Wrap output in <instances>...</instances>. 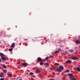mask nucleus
I'll return each instance as SVG.
<instances>
[{
    "label": "nucleus",
    "instance_id": "obj_10",
    "mask_svg": "<svg viewBox=\"0 0 80 80\" xmlns=\"http://www.w3.org/2000/svg\"><path fill=\"white\" fill-rule=\"evenodd\" d=\"M76 43H77V44H78L79 43H80V41H79L78 40H77L76 41Z\"/></svg>",
    "mask_w": 80,
    "mask_h": 80
},
{
    "label": "nucleus",
    "instance_id": "obj_12",
    "mask_svg": "<svg viewBox=\"0 0 80 80\" xmlns=\"http://www.w3.org/2000/svg\"><path fill=\"white\" fill-rule=\"evenodd\" d=\"M3 72L4 73H7V70H3Z\"/></svg>",
    "mask_w": 80,
    "mask_h": 80
},
{
    "label": "nucleus",
    "instance_id": "obj_14",
    "mask_svg": "<svg viewBox=\"0 0 80 80\" xmlns=\"http://www.w3.org/2000/svg\"><path fill=\"white\" fill-rule=\"evenodd\" d=\"M49 58H53L54 57L52 55H50L49 56Z\"/></svg>",
    "mask_w": 80,
    "mask_h": 80
},
{
    "label": "nucleus",
    "instance_id": "obj_16",
    "mask_svg": "<svg viewBox=\"0 0 80 80\" xmlns=\"http://www.w3.org/2000/svg\"><path fill=\"white\" fill-rule=\"evenodd\" d=\"M67 75H68V77H69V78H70V74L69 73V74H67Z\"/></svg>",
    "mask_w": 80,
    "mask_h": 80
},
{
    "label": "nucleus",
    "instance_id": "obj_1",
    "mask_svg": "<svg viewBox=\"0 0 80 80\" xmlns=\"http://www.w3.org/2000/svg\"><path fill=\"white\" fill-rule=\"evenodd\" d=\"M64 68L63 66L60 65L59 66V68L57 69V70L58 72H62V71L63 70Z\"/></svg>",
    "mask_w": 80,
    "mask_h": 80
},
{
    "label": "nucleus",
    "instance_id": "obj_18",
    "mask_svg": "<svg viewBox=\"0 0 80 80\" xmlns=\"http://www.w3.org/2000/svg\"><path fill=\"white\" fill-rule=\"evenodd\" d=\"M70 72V70H67L66 71V72H65V73H66V72L68 73V72Z\"/></svg>",
    "mask_w": 80,
    "mask_h": 80
},
{
    "label": "nucleus",
    "instance_id": "obj_3",
    "mask_svg": "<svg viewBox=\"0 0 80 80\" xmlns=\"http://www.w3.org/2000/svg\"><path fill=\"white\" fill-rule=\"evenodd\" d=\"M70 80H77V79L75 78L73 76V73L70 74Z\"/></svg>",
    "mask_w": 80,
    "mask_h": 80
},
{
    "label": "nucleus",
    "instance_id": "obj_22",
    "mask_svg": "<svg viewBox=\"0 0 80 80\" xmlns=\"http://www.w3.org/2000/svg\"><path fill=\"white\" fill-rule=\"evenodd\" d=\"M77 70L79 72H80V68H77Z\"/></svg>",
    "mask_w": 80,
    "mask_h": 80
},
{
    "label": "nucleus",
    "instance_id": "obj_17",
    "mask_svg": "<svg viewBox=\"0 0 80 80\" xmlns=\"http://www.w3.org/2000/svg\"><path fill=\"white\" fill-rule=\"evenodd\" d=\"M58 52H59V51H55L54 52V53H55V54H56V53H58Z\"/></svg>",
    "mask_w": 80,
    "mask_h": 80
},
{
    "label": "nucleus",
    "instance_id": "obj_5",
    "mask_svg": "<svg viewBox=\"0 0 80 80\" xmlns=\"http://www.w3.org/2000/svg\"><path fill=\"white\" fill-rule=\"evenodd\" d=\"M38 61V62H40V61H42V59L40 57H38L37 58Z\"/></svg>",
    "mask_w": 80,
    "mask_h": 80
},
{
    "label": "nucleus",
    "instance_id": "obj_8",
    "mask_svg": "<svg viewBox=\"0 0 80 80\" xmlns=\"http://www.w3.org/2000/svg\"><path fill=\"white\" fill-rule=\"evenodd\" d=\"M36 72L37 73H40V71L39 70H37L36 71Z\"/></svg>",
    "mask_w": 80,
    "mask_h": 80
},
{
    "label": "nucleus",
    "instance_id": "obj_32",
    "mask_svg": "<svg viewBox=\"0 0 80 80\" xmlns=\"http://www.w3.org/2000/svg\"><path fill=\"white\" fill-rule=\"evenodd\" d=\"M1 62V59L0 58V63Z\"/></svg>",
    "mask_w": 80,
    "mask_h": 80
},
{
    "label": "nucleus",
    "instance_id": "obj_33",
    "mask_svg": "<svg viewBox=\"0 0 80 80\" xmlns=\"http://www.w3.org/2000/svg\"><path fill=\"white\" fill-rule=\"evenodd\" d=\"M18 64H20V62H18Z\"/></svg>",
    "mask_w": 80,
    "mask_h": 80
},
{
    "label": "nucleus",
    "instance_id": "obj_7",
    "mask_svg": "<svg viewBox=\"0 0 80 80\" xmlns=\"http://www.w3.org/2000/svg\"><path fill=\"white\" fill-rule=\"evenodd\" d=\"M22 65H23V66H27V65H28V64H27V63H22Z\"/></svg>",
    "mask_w": 80,
    "mask_h": 80
},
{
    "label": "nucleus",
    "instance_id": "obj_27",
    "mask_svg": "<svg viewBox=\"0 0 80 80\" xmlns=\"http://www.w3.org/2000/svg\"><path fill=\"white\" fill-rule=\"evenodd\" d=\"M58 51H59V52H60V51H61V49H60V48H59L58 49Z\"/></svg>",
    "mask_w": 80,
    "mask_h": 80
},
{
    "label": "nucleus",
    "instance_id": "obj_31",
    "mask_svg": "<svg viewBox=\"0 0 80 80\" xmlns=\"http://www.w3.org/2000/svg\"><path fill=\"white\" fill-rule=\"evenodd\" d=\"M24 40H26V41L28 40V39H24Z\"/></svg>",
    "mask_w": 80,
    "mask_h": 80
},
{
    "label": "nucleus",
    "instance_id": "obj_4",
    "mask_svg": "<svg viewBox=\"0 0 80 80\" xmlns=\"http://www.w3.org/2000/svg\"><path fill=\"white\" fill-rule=\"evenodd\" d=\"M71 59L72 60H77L78 59V58L77 57H72L71 58Z\"/></svg>",
    "mask_w": 80,
    "mask_h": 80
},
{
    "label": "nucleus",
    "instance_id": "obj_26",
    "mask_svg": "<svg viewBox=\"0 0 80 80\" xmlns=\"http://www.w3.org/2000/svg\"><path fill=\"white\" fill-rule=\"evenodd\" d=\"M34 73L33 72H31L29 73V75H33Z\"/></svg>",
    "mask_w": 80,
    "mask_h": 80
},
{
    "label": "nucleus",
    "instance_id": "obj_15",
    "mask_svg": "<svg viewBox=\"0 0 80 80\" xmlns=\"http://www.w3.org/2000/svg\"><path fill=\"white\" fill-rule=\"evenodd\" d=\"M54 65H55L56 66H58L59 65V64L56 63L54 64Z\"/></svg>",
    "mask_w": 80,
    "mask_h": 80
},
{
    "label": "nucleus",
    "instance_id": "obj_21",
    "mask_svg": "<svg viewBox=\"0 0 80 80\" xmlns=\"http://www.w3.org/2000/svg\"><path fill=\"white\" fill-rule=\"evenodd\" d=\"M74 52V50L73 49H71L70 50V52Z\"/></svg>",
    "mask_w": 80,
    "mask_h": 80
},
{
    "label": "nucleus",
    "instance_id": "obj_25",
    "mask_svg": "<svg viewBox=\"0 0 80 80\" xmlns=\"http://www.w3.org/2000/svg\"><path fill=\"white\" fill-rule=\"evenodd\" d=\"M43 62H41L40 63V65H43Z\"/></svg>",
    "mask_w": 80,
    "mask_h": 80
},
{
    "label": "nucleus",
    "instance_id": "obj_9",
    "mask_svg": "<svg viewBox=\"0 0 80 80\" xmlns=\"http://www.w3.org/2000/svg\"><path fill=\"white\" fill-rule=\"evenodd\" d=\"M66 63H70V60H68L66 61Z\"/></svg>",
    "mask_w": 80,
    "mask_h": 80
},
{
    "label": "nucleus",
    "instance_id": "obj_19",
    "mask_svg": "<svg viewBox=\"0 0 80 80\" xmlns=\"http://www.w3.org/2000/svg\"><path fill=\"white\" fill-rule=\"evenodd\" d=\"M2 67L4 68H7V67H6V66H5V65H2Z\"/></svg>",
    "mask_w": 80,
    "mask_h": 80
},
{
    "label": "nucleus",
    "instance_id": "obj_29",
    "mask_svg": "<svg viewBox=\"0 0 80 80\" xmlns=\"http://www.w3.org/2000/svg\"><path fill=\"white\" fill-rule=\"evenodd\" d=\"M50 70H51L52 71V70H54V69H53V68H50Z\"/></svg>",
    "mask_w": 80,
    "mask_h": 80
},
{
    "label": "nucleus",
    "instance_id": "obj_34",
    "mask_svg": "<svg viewBox=\"0 0 80 80\" xmlns=\"http://www.w3.org/2000/svg\"><path fill=\"white\" fill-rule=\"evenodd\" d=\"M19 80H22V79H20Z\"/></svg>",
    "mask_w": 80,
    "mask_h": 80
},
{
    "label": "nucleus",
    "instance_id": "obj_23",
    "mask_svg": "<svg viewBox=\"0 0 80 80\" xmlns=\"http://www.w3.org/2000/svg\"><path fill=\"white\" fill-rule=\"evenodd\" d=\"M44 65H49V64L48 63H44Z\"/></svg>",
    "mask_w": 80,
    "mask_h": 80
},
{
    "label": "nucleus",
    "instance_id": "obj_36",
    "mask_svg": "<svg viewBox=\"0 0 80 80\" xmlns=\"http://www.w3.org/2000/svg\"><path fill=\"white\" fill-rule=\"evenodd\" d=\"M69 52H70V50H69Z\"/></svg>",
    "mask_w": 80,
    "mask_h": 80
},
{
    "label": "nucleus",
    "instance_id": "obj_20",
    "mask_svg": "<svg viewBox=\"0 0 80 80\" xmlns=\"http://www.w3.org/2000/svg\"><path fill=\"white\" fill-rule=\"evenodd\" d=\"M13 49L12 48H10L8 50L9 52H12V51Z\"/></svg>",
    "mask_w": 80,
    "mask_h": 80
},
{
    "label": "nucleus",
    "instance_id": "obj_11",
    "mask_svg": "<svg viewBox=\"0 0 80 80\" xmlns=\"http://www.w3.org/2000/svg\"><path fill=\"white\" fill-rule=\"evenodd\" d=\"M3 72H1L0 74V77H3Z\"/></svg>",
    "mask_w": 80,
    "mask_h": 80
},
{
    "label": "nucleus",
    "instance_id": "obj_28",
    "mask_svg": "<svg viewBox=\"0 0 80 80\" xmlns=\"http://www.w3.org/2000/svg\"><path fill=\"white\" fill-rule=\"evenodd\" d=\"M4 79L3 78H1L0 79V80H4Z\"/></svg>",
    "mask_w": 80,
    "mask_h": 80
},
{
    "label": "nucleus",
    "instance_id": "obj_2",
    "mask_svg": "<svg viewBox=\"0 0 80 80\" xmlns=\"http://www.w3.org/2000/svg\"><path fill=\"white\" fill-rule=\"evenodd\" d=\"M0 55L1 56L2 59L4 61H5L6 60L5 57V55L2 53H0Z\"/></svg>",
    "mask_w": 80,
    "mask_h": 80
},
{
    "label": "nucleus",
    "instance_id": "obj_35",
    "mask_svg": "<svg viewBox=\"0 0 80 80\" xmlns=\"http://www.w3.org/2000/svg\"><path fill=\"white\" fill-rule=\"evenodd\" d=\"M53 74H54L55 73H54V72H53Z\"/></svg>",
    "mask_w": 80,
    "mask_h": 80
},
{
    "label": "nucleus",
    "instance_id": "obj_30",
    "mask_svg": "<svg viewBox=\"0 0 80 80\" xmlns=\"http://www.w3.org/2000/svg\"><path fill=\"white\" fill-rule=\"evenodd\" d=\"M62 80H65V77H64L62 78Z\"/></svg>",
    "mask_w": 80,
    "mask_h": 80
},
{
    "label": "nucleus",
    "instance_id": "obj_6",
    "mask_svg": "<svg viewBox=\"0 0 80 80\" xmlns=\"http://www.w3.org/2000/svg\"><path fill=\"white\" fill-rule=\"evenodd\" d=\"M15 42H13L11 44V45L10 46V47L12 48L14 47H15Z\"/></svg>",
    "mask_w": 80,
    "mask_h": 80
},
{
    "label": "nucleus",
    "instance_id": "obj_24",
    "mask_svg": "<svg viewBox=\"0 0 80 80\" xmlns=\"http://www.w3.org/2000/svg\"><path fill=\"white\" fill-rule=\"evenodd\" d=\"M47 59H48V57H46L44 59V60H47Z\"/></svg>",
    "mask_w": 80,
    "mask_h": 80
},
{
    "label": "nucleus",
    "instance_id": "obj_13",
    "mask_svg": "<svg viewBox=\"0 0 80 80\" xmlns=\"http://www.w3.org/2000/svg\"><path fill=\"white\" fill-rule=\"evenodd\" d=\"M9 76V77H12V74H9L8 73L7 74Z\"/></svg>",
    "mask_w": 80,
    "mask_h": 80
}]
</instances>
